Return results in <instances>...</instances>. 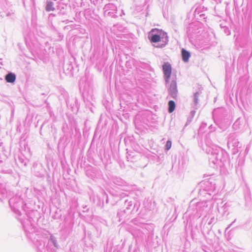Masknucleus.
<instances>
[{"label":"nucleus","instance_id":"nucleus-10","mask_svg":"<svg viewBox=\"0 0 252 252\" xmlns=\"http://www.w3.org/2000/svg\"><path fill=\"white\" fill-rule=\"evenodd\" d=\"M199 95H200V94L199 92H196V93H195L194 99V101L195 103H197L198 98Z\"/></svg>","mask_w":252,"mask_h":252},{"label":"nucleus","instance_id":"nucleus-6","mask_svg":"<svg viewBox=\"0 0 252 252\" xmlns=\"http://www.w3.org/2000/svg\"><path fill=\"white\" fill-rule=\"evenodd\" d=\"M154 33L156 35H159V36H162L164 34V32L162 30L158 29H153L151 30V31L149 32V34H153Z\"/></svg>","mask_w":252,"mask_h":252},{"label":"nucleus","instance_id":"nucleus-9","mask_svg":"<svg viewBox=\"0 0 252 252\" xmlns=\"http://www.w3.org/2000/svg\"><path fill=\"white\" fill-rule=\"evenodd\" d=\"M172 146V142L170 140H168L166 142V144L165 145V149L166 150L168 151L169 150Z\"/></svg>","mask_w":252,"mask_h":252},{"label":"nucleus","instance_id":"nucleus-1","mask_svg":"<svg viewBox=\"0 0 252 252\" xmlns=\"http://www.w3.org/2000/svg\"><path fill=\"white\" fill-rule=\"evenodd\" d=\"M165 82L169 94L173 98H176L178 94L176 76H172L171 79L165 81Z\"/></svg>","mask_w":252,"mask_h":252},{"label":"nucleus","instance_id":"nucleus-8","mask_svg":"<svg viewBox=\"0 0 252 252\" xmlns=\"http://www.w3.org/2000/svg\"><path fill=\"white\" fill-rule=\"evenodd\" d=\"M168 110H174L175 108V103L174 101L170 100L168 102Z\"/></svg>","mask_w":252,"mask_h":252},{"label":"nucleus","instance_id":"nucleus-4","mask_svg":"<svg viewBox=\"0 0 252 252\" xmlns=\"http://www.w3.org/2000/svg\"><path fill=\"white\" fill-rule=\"evenodd\" d=\"M5 80L8 83H13L16 79V76L14 74L9 73L5 76Z\"/></svg>","mask_w":252,"mask_h":252},{"label":"nucleus","instance_id":"nucleus-7","mask_svg":"<svg viewBox=\"0 0 252 252\" xmlns=\"http://www.w3.org/2000/svg\"><path fill=\"white\" fill-rule=\"evenodd\" d=\"M46 10L48 12L52 11L55 10L54 4L52 2H47Z\"/></svg>","mask_w":252,"mask_h":252},{"label":"nucleus","instance_id":"nucleus-2","mask_svg":"<svg viewBox=\"0 0 252 252\" xmlns=\"http://www.w3.org/2000/svg\"><path fill=\"white\" fill-rule=\"evenodd\" d=\"M162 71L165 81L171 79L172 67L171 64L168 62H165L162 65Z\"/></svg>","mask_w":252,"mask_h":252},{"label":"nucleus","instance_id":"nucleus-3","mask_svg":"<svg viewBox=\"0 0 252 252\" xmlns=\"http://www.w3.org/2000/svg\"><path fill=\"white\" fill-rule=\"evenodd\" d=\"M182 56L183 60L185 62H187L190 57V54L189 52L183 48L182 49Z\"/></svg>","mask_w":252,"mask_h":252},{"label":"nucleus","instance_id":"nucleus-5","mask_svg":"<svg viewBox=\"0 0 252 252\" xmlns=\"http://www.w3.org/2000/svg\"><path fill=\"white\" fill-rule=\"evenodd\" d=\"M149 34L151 35L150 40L151 42L157 43L161 40V36H159V35H156L154 33Z\"/></svg>","mask_w":252,"mask_h":252}]
</instances>
